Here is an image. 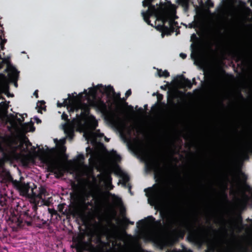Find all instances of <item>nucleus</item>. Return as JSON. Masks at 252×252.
<instances>
[{
	"instance_id": "32",
	"label": "nucleus",
	"mask_w": 252,
	"mask_h": 252,
	"mask_svg": "<svg viewBox=\"0 0 252 252\" xmlns=\"http://www.w3.org/2000/svg\"><path fill=\"white\" fill-rule=\"evenodd\" d=\"M77 158L78 160H79L81 161H82L84 160L85 157L84 156L83 154H79L77 156Z\"/></svg>"
},
{
	"instance_id": "35",
	"label": "nucleus",
	"mask_w": 252,
	"mask_h": 252,
	"mask_svg": "<svg viewBox=\"0 0 252 252\" xmlns=\"http://www.w3.org/2000/svg\"><path fill=\"white\" fill-rule=\"evenodd\" d=\"M2 63H9V59L4 58L2 59Z\"/></svg>"
},
{
	"instance_id": "37",
	"label": "nucleus",
	"mask_w": 252,
	"mask_h": 252,
	"mask_svg": "<svg viewBox=\"0 0 252 252\" xmlns=\"http://www.w3.org/2000/svg\"><path fill=\"white\" fill-rule=\"evenodd\" d=\"M208 5L209 7H212L214 6V3L212 1H210L208 2Z\"/></svg>"
},
{
	"instance_id": "34",
	"label": "nucleus",
	"mask_w": 252,
	"mask_h": 252,
	"mask_svg": "<svg viewBox=\"0 0 252 252\" xmlns=\"http://www.w3.org/2000/svg\"><path fill=\"white\" fill-rule=\"evenodd\" d=\"M131 91L130 89H129L128 90L126 94H125V96H126V98H127V97H128L131 94Z\"/></svg>"
},
{
	"instance_id": "23",
	"label": "nucleus",
	"mask_w": 252,
	"mask_h": 252,
	"mask_svg": "<svg viewBox=\"0 0 252 252\" xmlns=\"http://www.w3.org/2000/svg\"><path fill=\"white\" fill-rule=\"evenodd\" d=\"M243 187L244 189H245L247 191L251 190L252 189L251 186L249 185H248L246 182V181L247 180V176L245 174H243Z\"/></svg>"
},
{
	"instance_id": "47",
	"label": "nucleus",
	"mask_w": 252,
	"mask_h": 252,
	"mask_svg": "<svg viewBox=\"0 0 252 252\" xmlns=\"http://www.w3.org/2000/svg\"><path fill=\"white\" fill-rule=\"evenodd\" d=\"M40 103H41V105H44L45 103V101L43 100L40 101Z\"/></svg>"
},
{
	"instance_id": "5",
	"label": "nucleus",
	"mask_w": 252,
	"mask_h": 252,
	"mask_svg": "<svg viewBox=\"0 0 252 252\" xmlns=\"http://www.w3.org/2000/svg\"><path fill=\"white\" fill-rule=\"evenodd\" d=\"M34 214L32 216L30 214V211L21 212L18 216H14L12 218V221L15 222L19 227H23L25 226L34 225L39 228H42L47 225L46 220H40L39 217L35 215L36 211H34Z\"/></svg>"
},
{
	"instance_id": "50",
	"label": "nucleus",
	"mask_w": 252,
	"mask_h": 252,
	"mask_svg": "<svg viewBox=\"0 0 252 252\" xmlns=\"http://www.w3.org/2000/svg\"><path fill=\"white\" fill-rule=\"evenodd\" d=\"M6 39H3V40H2L1 42L4 43V44L6 43Z\"/></svg>"
},
{
	"instance_id": "55",
	"label": "nucleus",
	"mask_w": 252,
	"mask_h": 252,
	"mask_svg": "<svg viewBox=\"0 0 252 252\" xmlns=\"http://www.w3.org/2000/svg\"><path fill=\"white\" fill-rule=\"evenodd\" d=\"M128 107L131 109H133V107L131 105H129V106H128Z\"/></svg>"
},
{
	"instance_id": "58",
	"label": "nucleus",
	"mask_w": 252,
	"mask_h": 252,
	"mask_svg": "<svg viewBox=\"0 0 252 252\" xmlns=\"http://www.w3.org/2000/svg\"><path fill=\"white\" fill-rule=\"evenodd\" d=\"M193 81H194V84H196V82H195V79H194V78H193Z\"/></svg>"
},
{
	"instance_id": "9",
	"label": "nucleus",
	"mask_w": 252,
	"mask_h": 252,
	"mask_svg": "<svg viewBox=\"0 0 252 252\" xmlns=\"http://www.w3.org/2000/svg\"><path fill=\"white\" fill-rule=\"evenodd\" d=\"M33 186H34V189H32V198L34 199V204L32 207L33 211H36L38 206H39V203L40 200L43 199V196H46L48 195V193L46 189L42 186H41L39 188V192L36 193L34 192V189H36V186L33 184Z\"/></svg>"
},
{
	"instance_id": "64",
	"label": "nucleus",
	"mask_w": 252,
	"mask_h": 252,
	"mask_svg": "<svg viewBox=\"0 0 252 252\" xmlns=\"http://www.w3.org/2000/svg\"><path fill=\"white\" fill-rule=\"evenodd\" d=\"M100 175H101L100 174H99V175H98L97 177H99L100 176Z\"/></svg>"
},
{
	"instance_id": "20",
	"label": "nucleus",
	"mask_w": 252,
	"mask_h": 252,
	"mask_svg": "<svg viewBox=\"0 0 252 252\" xmlns=\"http://www.w3.org/2000/svg\"><path fill=\"white\" fill-rule=\"evenodd\" d=\"M182 79L183 82V84L185 87L188 88L189 89H190L192 87V83L191 81L188 78H186L183 75H182Z\"/></svg>"
},
{
	"instance_id": "13",
	"label": "nucleus",
	"mask_w": 252,
	"mask_h": 252,
	"mask_svg": "<svg viewBox=\"0 0 252 252\" xmlns=\"http://www.w3.org/2000/svg\"><path fill=\"white\" fill-rule=\"evenodd\" d=\"M148 190H149L152 193L151 199L153 200V201L155 203H158L161 199V195L160 191L158 190H154L152 188H148L147 189H145L144 190L146 194H147V191ZM147 195H148V194Z\"/></svg>"
},
{
	"instance_id": "10",
	"label": "nucleus",
	"mask_w": 252,
	"mask_h": 252,
	"mask_svg": "<svg viewBox=\"0 0 252 252\" xmlns=\"http://www.w3.org/2000/svg\"><path fill=\"white\" fill-rule=\"evenodd\" d=\"M42 161L47 166L48 172L54 173L58 178V175H62L61 173L58 161L57 159L51 157H45L42 159Z\"/></svg>"
},
{
	"instance_id": "30",
	"label": "nucleus",
	"mask_w": 252,
	"mask_h": 252,
	"mask_svg": "<svg viewBox=\"0 0 252 252\" xmlns=\"http://www.w3.org/2000/svg\"><path fill=\"white\" fill-rule=\"evenodd\" d=\"M89 195L88 194L86 195L85 197H84L82 200V204L85 206V208H87L89 206H93V203L92 201H86L88 200V197Z\"/></svg>"
},
{
	"instance_id": "45",
	"label": "nucleus",
	"mask_w": 252,
	"mask_h": 252,
	"mask_svg": "<svg viewBox=\"0 0 252 252\" xmlns=\"http://www.w3.org/2000/svg\"><path fill=\"white\" fill-rule=\"evenodd\" d=\"M0 47H1V50H3L4 47V43H2V42H1L0 43Z\"/></svg>"
},
{
	"instance_id": "3",
	"label": "nucleus",
	"mask_w": 252,
	"mask_h": 252,
	"mask_svg": "<svg viewBox=\"0 0 252 252\" xmlns=\"http://www.w3.org/2000/svg\"><path fill=\"white\" fill-rule=\"evenodd\" d=\"M155 0H143L142 5L144 7H148L146 11L141 12L144 21L152 27L150 18L154 17L156 21H161L162 25H158L156 29L162 32V34L170 35L175 32V27L178 26V23L172 19V16L176 13V7L170 1L163 3L160 1L159 4H153Z\"/></svg>"
},
{
	"instance_id": "18",
	"label": "nucleus",
	"mask_w": 252,
	"mask_h": 252,
	"mask_svg": "<svg viewBox=\"0 0 252 252\" xmlns=\"http://www.w3.org/2000/svg\"><path fill=\"white\" fill-rule=\"evenodd\" d=\"M77 105H78L79 109H78L77 111H75L76 112H78V110L80 109H81L82 110V112H81L82 115L87 116L90 113V108L89 107V106L87 105H86L85 104H84L82 105H79L78 104H77Z\"/></svg>"
},
{
	"instance_id": "49",
	"label": "nucleus",
	"mask_w": 252,
	"mask_h": 252,
	"mask_svg": "<svg viewBox=\"0 0 252 252\" xmlns=\"http://www.w3.org/2000/svg\"><path fill=\"white\" fill-rule=\"evenodd\" d=\"M185 252H192V251L191 250H186Z\"/></svg>"
},
{
	"instance_id": "57",
	"label": "nucleus",
	"mask_w": 252,
	"mask_h": 252,
	"mask_svg": "<svg viewBox=\"0 0 252 252\" xmlns=\"http://www.w3.org/2000/svg\"><path fill=\"white\" fill-rule=\"evenodd\" d=\"M29 145H30V146L32 145V143L30 142H29Z\"/></svg>"
},
{
	"instance_id": "60",
	"label": "nucleus",
	"mask_w": 252,
	"mask_h": 252,
	"mask_svg": "<svg viewBox=\"0 0 252 252\" xmlns=\"http://www.w3.org/2000/svg\"><path fill=\"white\" fill-rule=\"evenodd\" d=\"M130 188H131V187H130V186H129V190L130 191Z\"/></svg>"
},
{
	"instance_id": "25",
	"label": "nucleus",
	"mask_w": 252,
	"mask_h": 252,
	"mask_svg": "<svg viewBox=\"0 0 252 252\" xmlns=\"http://www.w3.org/2000/svg\"><path fill=\"white\" fill-rule=\"evenodd\" d=\"M158 75L160 77H164L165 78H167L170 76L169 72L166 70L163 71L161 69H158Z\"/></svg>"
},
{
	"instance_id": "36",
	"label": "nucleus",
	"mask_w": 252,
	"mask_h": 252,
	"mask_svg": "<svg viewBox=\"0 0 252 252\" xmlns=\"http://www.w3.org/2000/svg\"><path fill=\"white\" fill-rule=\"evenodd\" d=\"M180 56L182 59H186V58H187V55H186V54H185V53H181V54H180Z\"/></svg>"
},
{
	"instance_id": "29",
	"label": "nucleus",
	"mask_w": 252,
	"mask_h": 252,
	"mask_svg": "<svg viewBox=\"0 0 252 252\" xmlns=\"http://www.w3.org/2000/svg\"><path fill=\"white\" fill-rule=\"evenodd\" d=\"M18 76V73L15 68H13V71L9 74V78L12 80L17 81Z\"/></svg>"
},
{
	"instance_id": "15",
	"label": "nucleus",
	"mask_w": 252,
	"mask_h": 252,
	"mask_svg": "<svg viewBox=\"0 0 252 252\" xmlns=\"http://www.w3.org/2000/svg\"><path fill=\"white\" fill-rule=\"evenodd\" d=\"M10 200L9 197L5 192V190H0V204L2 206L7 205V202Z\"/></svg>"
},
{
	"instance_id": "39",
	"label": "nucleus",
	"mask_w": 252,
	"mask_h": 252,
	"mask_svg": "<svg viewBox=\"0 0 252 252\" xmlns=\"http://www.w3.org/2000/svg\"><path fill=\"white\" fill-rule=\"evenodd\" d=\"M204 252H214V250L212 248H208Z\"/></svg>"
},
{
	"instance_id": "54",
	"label": "nucleus",
	"mask_w": 252,
	"mask_h": 252,
	"mask_svg": "<svg viewBox=\"0 0 252 252\" xmlns=\"http://www.w3.org/2000/svg\"><path fill=\"white\" fill-rule=\"evenodd\" d=\"M139 110H140V111H143V109H142V108H139Z\"/></svg>"
},
{
	"instance_id": "14",
	"label": "nucleus",
	"mask_w": 252,
	"mask_h": 252,
	"mask_svg": "<svg viewBox=\"0 0 252 252\" xmlns=\"http://www.w3.org/2000/svg\"><path fill=\"white\" fill-rule=\"evenodd\" d=\"M149 167L151 170L155 172V177L160 178L161 177V170L160 165L158 161H153L150 164Z\"/></svg>"
},
{
	"instance_id": "7",
	"label": "nucleus",
	"mask_w": 252,
	"mask_h": 252,
	"mask_svg": "<svg viewBox=\"0 0 252 252\" xmlns=\"http://www.w3.org/2000/svg\"><path fill=\"white\" fill-rule=\"evenodd\" d=\"M24 178L21 177L19 181H15L13 183V188L19 192L20 195L32 198V189H34L30 185L29 183L24 181Z\"/></svg>"
},
{
	"instance_id": "61",
	"label": "nucleus",
	"mask_w": 252,
	"mask_h": 252,
	"mask_svg": "<svg viewBox=\"0 0 252 252\" xmlns=\"http://www.w3.org/2000/svg\"><path fill=\"white\" fill-rule=\"evenodd\" d=\"M207 222H208V223H210V220H207Z\"/></svg>"
},
{
	"instance_id": "17",
	"label": "nucleus",
	"mask_w": 252,
	"mask_h": 252,
	"mask_svg": "<svg viewBox=\"0 0 252 252\" xmlns=\"http://www.w3.org/2000/svg\"><path fill=\"white\" fill-rule=\"evenodd\" d=\"M249 199V196L245 193H244L242 199L239 200V205L242 209L244 210L246 208Z\"/></svg>"
},
{
	"instance_id": "31",
	"label": "nucleus",
	"mask_w": 252,
	"mask_h": 252,
	"mask_svg": "<svg viewBox=\"0 0 252 252\" xmlns=\"http://www.w3.org/2000/svg\"><path fill=\"white\" fill-rule=\"evenodd\" d=\"M229 181V178L227 175H225L224 177V182L223 183V186L225 189H227L228 183Z\"/></svg>"
},
{
	"instance_id": "11",
	"label": "nucleus",
	"mask_w": 252,
	"mask_h": 252,
	"mask_svg": "<svg viewBox=\"0 0 252 252\" xmlns=\"http://www.w3.org/2000/svg\"><path fill=\"white\" fill-rule=\"evenodd\" d=\"M57 106L60 108L66 106L68 111L69 113H73L75 112V111H77L79 109L77 103L71 101L70 100H68V98L64 99L63 103L58 101L57 102Z\"/></svg>"
},
{
	"instance_id": "1",
	"label": "nucleus",
	"mask_w": 252,
	"mask_h": 252,
	"mask_svg": "<svg viewBox=\"0 0 252 252\" xmlns=\"http://www.w3.org/2000/svg\"><path fill=\"white\" fill-rule=\"evenodd\" d=\"M96 241L120 252H179L173 248L174 241L184 237H88L89 241Z\"/></svg>"
},
{
	"instance_id": "44",
	"label": "nucleus",
	"mask_w": 252,
	"mask_h": 252,
	"mask_svg": "<svg viewBox=\"0 0 252 252\" xmlns=\"http://www.w3.org/2000/svg\"><path fill=\"white\" fill-rule=\"evenodd\" d=\"M35 120L36 121V123H37V124L41 123V120H40V119H39V118H38L37 117H36V118H35Z\"/></svg>"
},
{
	"instance_id": "48",
	"label": "nucleus",
	"mask_w": 252,
	"mask_h": 252,
	"mask_svg": "<svg viewBox=\"0 0 252 252\" xmlns=\"http://www.w3.org/2000/svg\"><path fill=\"white\" fill-rule=\"evenodd\" d=\"M3 151V149L1 145L0 144V152H2Z\"/></svg>"
},
{
	"instance_id": "4",
	"label": "nucleus",
	"mask_w": 252,
	"mask_h": 252,
	"mask_svg": "<svg viewBox=\"0 0 252 252\" xmlns=\"http://www.w3.org/2000/svg\"><path fill=\"white\" fill-rule=\"evenodd\" d=\"M198 249L207 243V238H232V242L224 252H252V237H186Z\"/></svg>"
},
{
	"instance_id": "59",
	"label": "nucleus",
	"mask_w": 252,
	"mask_h": 252,
	"mask_svg": "<svg viewBox=\"0 0 252 252\" xmlns=\"http://www.w3.org/2000/svg\"><path fill=\"white\" fill-rule=\"evenodd\" d=\"M240 96H241V97L243 99H244V97H243V96H242V95L241 94H240Z\"/></svg>"
},
{
	"instance_id": "40",
	"label": "nucleus",
	"mask_w": 252,
	"mask_h": 252,
	"mask_svg": "<svg viewBox=\"0 0 252 252\" xmlns=\"http://www.w3.org/2000/svg\"><path fill=\"white\" fill-rule=\"evenodd\" d=\"M74 216H80V213L76 210L74 212Z\"/></svg>"
},
{
	"instance_id": "16",
	"label": "nucleus",
	"mask_w": 252,
	"mask_h": 252,
	"mask_svg": "<svg viewBox=\"0 0 252 252\" xmlns=\"http://www.w3.org/2000/svg\"><path fill=\"white\" fill-rule=\"evenodd\" d=\"M72 241L73 242H78V243L76 244L75 248L77 250V252H84V249L82 245L79 243V241L85 240V237H72Z\"/></svg>"
},
{
	"instance_id": "8",
	"label": "nucleus",
	"mask_w": 252,
	"mask_h": 252,
	"mask_svg": "<svg viewBox=\"0 0 252 252\" xmlns=\"http://www.w3.org/2000/svg\"><path fill=\"white\" fill-rule=\"evenodd\" d=\"M92 105L97 111L104 115L112 123L115 122L113 116L108 111V105L101 98H98L97 100L93 101L92 103Z\"/></svg>"
},
{
	"instance_id": "52",
	"label": "nucleus",
	"mask_w": 252,
	"mask_h": 252,
	"mask_svg": "<svg viewBox=\"0 0 252 252\" xmlns=\"http://www.w3.org/2000/svg\"><path fill=\"white\" fill-rule=\"evenodd\" d=\"M70 138H72V137L73 136V133H71V134H70Z\"/></svg>"
},
{
	"instance_id": "56",
	"label": "nucleus",
	"mask_w": 252,
	"mask_h": 252,
	"mask_svg": "<svg viewBox=\"0 0 252 252\" xmlns=\"http://www.w3.org/2000/svg\"><path fill=\"white\" fill-rule=\"evenodd\" d=\"M38 113H42V112H41V110H39V109L38 110Z\"/></svg>"
},
{
	"instance_id": "43",
	"label": "nucleus",
	"mask_w": 252,
	"mask_h": 252,
	"mask_svg": "<svg viewBox=\"0 0 252 252\" xmlns=\"http://www.w3.org/2000/svg\"><path fill=\"white\" fill-rule=\"evenodd\" d=\"M90 92H91V93H92V94H95V91L94 89H93V88H90Z\"/></svg>"
},
{
	"instance_id": "21",
	"label": "nucleus",
	"mask_w": 252,
	"mask_h": 252,
	"mask_svg": "<svg viewBox=\"0 0 252 252\" xmlns=\"http://www.w3.org/2000/svg\"><path fill=\"white\" fill-rule=\"evenodd\" d=\"M189 0H177V2L179 5H181L185 9H188L189 7Z\"/></svg>"
},
{
	"instance_id": "24",
	"label": "nucleus",
	"mask_w": 252,
	"mask_h": 252,
	"mask_svg": "<svg viewBox=\"0 0 252 252\" xmlns=\"http://www.w3.org/2000/svg\"><path fill=\"white\" fill-rule=\"evenodd\" d=\"M232 54L233 55V56L234 58H236V62H238L240 61L242 59V54L236 51H233L231 52Z\"/></svg>"
},
{
	"instance_id": "22",
	"label": "nucleus",
	"mask_w": 252,
	"mask_h": 252,
	"mask_svg": "<svg viewBox=\"0 0 252 252\" xmlns=\"http://www.w3.org/2000/svg\"><path fill=\"white\" fill-rule=\"evenodd\" d=\"M121 178L122 180V184L124 186H126V183L129 182L130 178L128 174L123 173L121 175Z\"/></svg>"
},
{
	"instance_id": "46",
	"label": "nucleus",
	"mask_w": 252,
	"mask_h": 252,
	"mask_svg": "<svg viewBox=\"0 0 252 252\" xmlns=\"http://www.w3.org/2000/svg\"><path fill=\"white\" fill-rule=\"evenodd\" d=\"M159 97H161V98H162V95L161 94H158V99H160Z\"/></svg>"
},
{
	"instance_id": "19",
	"label": "nucleus",
	"mask_w": 252,
	"mask_h": 252,
	"mask_svg": "<svg viewBox=\"0 0 252 252\" xmlns=\"http://www.w3.org/2000/svg\"><path fill=\"white\" fill-rule=\"evenodd\" d=\"M187 236H252V235H192L190 234H189L187 235Z\"/></svg>"
},
{
	"instance_id": "28",
	"label": "nucleus",
	"mask_w": 252,
	"mask_h": 252,
	"mask_svg": "<svg viewBox=\"0 0 252 252\" xmlns=\"http://www.w3.org/2000/svg\"><path fill=\"white\" fill-rule=\"evenodd\" d=\"M104 92L107 94L108 97H110V94L114 93L115 91L113 87L110 85L107 86V87H105V88H104Z\"/></svg>"
},
{
	"instance_id": "41",
	"label": "nucleus",
	"mask_w": 252,
	"mask_h": 252,
	"mask_svg": "<svg viewBox=\"0 0 252 252\" xmlns=\"http://www.w3.org/2000/svg\"><path fill=\"white\" fill-rule=\"evenodd\" d=\"M31 128L30 131H34V130H35V127H34V126H33V124L32 123V124H31Z\"/></svg>"
},
{
	"instance_id": "26",
	"label": "nucleus",
	"mask_w": 252,
	"mask_h": 252,
	"mask_svg": "<svg viewBox=\"0 0 252 252\" xmlns=\"http://www.w3.org/2000/svg\"><path fill=\"white\" fill-rule=\"evenodd\" d=\"M113 97L115 100H120L125 102V104L126 105H128V103L126 102V99L124 98H121V94L120 93H116L115 91L114 93H113Z\"/></svg>"
},
{
	"instance_id": "51",
	"label": "nucleus",
	"mask_w": 252,
	"mask_h": 252,
	"mask_svg": "<svg viewBox=\"0 0 252 252\" xmlns=\"http://www.w3.org/2000/svg\"><path fill=\"white\" fill-rule=\"evenodd\" d=\"M40 108L41 109H43V110H46V107L45 106L44 107H41Z\"/></svg>"
},
{
	"instance_id": "33",
	"label": "nucleus",
	"mask_w": 252,
	"mask_h": 252,
	"mask_svg": "<svg viewBox=\"0 0 252 252\" xmlns=\"http://www.w3.org/2000/svg\"><path fill=\"white\" fill-rule=\"evenodd\" d=\"M62 119L64 121H68V115L65 113H63L62 115Z\"/></svg>"
},
{
	"instance_id": "63",
	"label": "nucleus",
	"mask_w": 252,
	"mask_h": 252,
	"mask_svg": "<svg viewBox=\"0 0 252 252\" xmlns=\"http://www.w3.org/2000/svg\"><path fill=\"white\" fill-rule=\"evenodd\" d=\"M144 107H147V104L145 105Z\"/></svg>"
},
{
	"instance_id": "2",
	"label": "nucleus",
	"mask_w": 252,
	"mask_h": 252,
	"mask_svg": "<svg viewBox=\"0 0 252 252\" xmlns=\"http://www.w3.org/2000/svg\"><path fill=\"white\" fill-rule=\"evenodd\" d=\"M160 217L164 220L163 224L161 220H156L152 216L139 220L136 223V234H126L124 235H88L87 236H185L184 235H161L164 228L167 229H172L179 225L182 221L181 219L177 218L168 212H160ZM77 236H85L79 234Z\"/></svg>"
},
{
	"instance_id": "53",
	"label": "nucleus",
	"mask_w": 252,
	"mask_h": 252,
	"mask_svg": "<svg viewBox=\"0 0 252 252\" xmlns=\"http://www.w3.org/2000/svg\"><path fill=\"white\" fill-rule=\"evenodd\" d=\"M14 85H15V87H17L18 86L17 83V82L15 83Z\"/></svg>"
},
{
	"instance_id": "12",
	"label": "nucleus",
	"mask_w": 252,
	"mask_h": 252,
	"mask_svg": "<svg viewBox=\"0 0 252 252\" xmlns=\"http://www.w3.org/2000/svg\"><path fill=\"white\" fill-rule=\"evenodd\" d=\"M0 176L1 177V183L2 184H7L11 183L12 186H13L14 181H17V180H14L10 172L6 170H2L0 174Z\"/></svg>"
},
{
	"instance_id": "27",
	"label": "nucleus",
	"mask_w": 252,
	"mask_h": 252,
	"mask_svg": "<svg viewBox=\"0 0 252 252\" xmlns=\"http://www.w3.org/2000/svg\"><path fill=\"white\" fill-rule=\"evenodd\" d=\"M123 226H127L128 224H133L134 222L129 220L126 217H124L123 220L119 222Z\"/></svg>"
},
{
	"instance_id": "38",
	"label": "nucleus",
	"mask_w": 252,
	"mask_h": 252,
	"mask_svg": "<svg viewBox=\"0 0 252 252\" xmlns=\"http://www.w3.org/2000/svg\"><path fill=\"white\" fill-rule=\"evenodd\" d=\"M38 90H35L34 92L33 93V95L36 97V98L38 97Z\"/></svg>"
},
{
	"instance_id": "62",
	"label": "nucleus",
	"mask_w": 252,
	"mask_h": 252,
	"mask_svg": "<svg viewBox=\"0 0 252 252\" xmlns=\"http://www.w3.org/2000/svg\"><path fill=\"white\" fill-rule=\"evenodd\" d=\"M68 97H70V94H68Z\"/></svg>"
},
{
	"instance_id": "6",
	"label": "nucleus",
	"mask_w": 252,
	"mask_h": 252,
	"mask_svg": "<svg viewBox=\"0 0 252 252\" xmlns=\"http://www.w3.org/2000/svg\"><path fill=\"white\" fill-rule=\"evenodd\" d=\"M215 222L220 226L223 229H228L232 232L240 230L244 226L243 218L241 212L236 213L228 220H225L220 217L215 220Z\"/></svg>"
},
{
	"instance_id": "42",
	"label": "nucleus",
	"mask_w": 252,
	"mask_h": 252,
	"mask_svg": "<svg viewBox=\"0 0 252 252\" xmlns=\"http://www.w3.org/2000/svg\"><path fill=\"white\" fill-rule=\"evenodd\" d=\"M105 176L107 178L110 180V182H111L112 178L109 175L105 174Z\"/></svg>"
}]
</instances>
